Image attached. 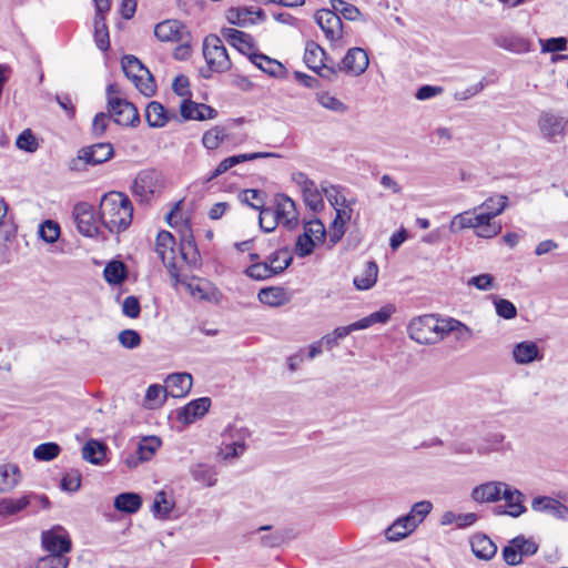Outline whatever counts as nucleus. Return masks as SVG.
I'll return each instance as SVG.
<instances>
[{"label": "nucleus", "mask_w": 568, "mask_h": 568, "mask_svg": "<svg viewBox=\"0 0 568 568\" xmlns=\"http://www.w3.org/2000/svg\"><path fill=\"white\" fill-rule=\"evenodd\" d=\"M108 111L113 118L114 122L120 125L134 126L140 122L138 109L131 102L121 98H110L108 103Z\"/></svg>", "instance_id": "nucleus-11"}, {"label": "nucleus", "mask_w": 568, "mask_h": 568, "mask_svg": "<svg viewBox=\"0 0 568 568\" xmlns=\"http://www.w3.org/2000/svg\"><path fill=\"white\" fill-rule=\"evenodd\" d=\"M154 36L162 42H179L189 38L186 27L178 20H165L154 28Z\"/></svg>", "instance_id": "nucleus-17"}, {"label": "nucleus", "mask_w": 568, "mask_h": 568, "mask_svg": "<svg viewBox=\"0 0 568 568\" xmlns=\"http://www.w3.org/2000/svg\"><path fill=\"white\" fill-rule=\"evenodd\" d=\"M258 224L263 232L270 233L274 231L281 222L272 207H263L260 211Z\"/></svg>", "instance_id": "nucleus-52"}, {"label": "nucleus", "mask_w": 568, "mask_h": 568, "mask_svg": "<svg viewBox=\"0 0 568 568\" xmlns=\"http://www.w3.org/2000/svg\"><path fill=\"white\" fill-rule=\"evenodd\" d=\"M73 219L77 229L84 236L93 237L98 234V219L91 204L87 202L75 204L73 207Z\"/></svg>", "instance_id": "nucleus-12"}, {"label": "nucleus", "mask_w": 568, "mask_h": 568, "mask_svg": "<svg viewBox=\"0 0 568 568\" xmlns=\"http://www.w3.org/2000/svg\"><path fill=\"white\" fill-rule=\"evenodd\" d=\"M121 67L125 77L132 81L134 87L145 97L154 94L156 85L154 79L141 61L134 55H124L121 60Z\"/></svg>", "instance_id": "nucleus-5"}, {"label": "nucleus", "mask_w": 568, "mask_h": 568, "mask_svg": "<svg viewBox=\"0 0 568 568\" xmlns=\"http://www.w3.org/2000/svg\"><path fill=\"white\" fill-rule=\"evenodd\" d=\"M432 510V504L422 499L410 511L397 518L386 530L385 537L389 541H399L410 535Z\"/></svg>", "instance_id": "nucleus-3"}, {"label": "nucleus", "mask_w": 568, "mask_h": 568, "mask_svg": "<svg viewBox=\"0 0 568 568\" xmlns=\"http://www.w3.org/2000/svg\"><path fill=\"white\" fill-rule=\"evenodd\" d=\"M471 497H525V495L504 481L491 480L474 487Z\"/></svg>", "instance_id": "nucleus-15"}, {"label": "nucleus", "mask_w": 568, "mask_h": 568, "mask_svg": "<svg viewBox=\"0 0 568 568\" xmlns=\"http://www.w3.org/2000/svg\"><path fill=\"white\" fill-rule=\"evenodd\" d=\"M151 510L159 519H173L181 515L175 507L174 499H154Z\"/></svg>", "instance_id": "nucleus-39"}, {"label": "nucleus", "mask_w": 568, "mask_h": 568, "mask_svg": "<svg viewBox=\"0 0 568 568\" xmlns=\"http://www.w3.org/2000/svg\"><path fill=\"white\" fill-rule=\"evenodd\" d=\"M494 304L498 316L505 320H513L517 316V308L510 301L500 297H494Z\"/></svg>", "instance_id": "nucleus-59"}, {"label": "nucleus", "mask_w": 568, "mask_h": 568, "mask_svg": "<svg viewBox=\"0 0 568 568\" xmlns=\"http://www.w3.org/2000/svg\"><path fill=\"white\" fill-rule=\"evenodd\" d=\"M175 239L169 231H160L155 240V252L166 267L171 277L179 282V268L175 260Z\"/></svg>", "instance_id": "nucleus-9"}, {"label": "nucleus", "mask_w": 568, "mask_h": 568, "mask_svg": "<svg viewBox=\"0 0 568 568\" xmlns=\"http://www.w3.org/2000/svg\"><path fill=\"white\" fill-rule=\"evenodd\" d=\"M224 38L242 52L250 51L254 47L253 38L237 29L226 28L223 31Z\"/></svg>", "instance_id": "nucleus-33"}, {"label": "nucleus", "mask_w": 568, "mask_h": 568, "mask_svg": "<svg viewBox=\"0 0 568 568\" xmlns=\"http://www.w3.org/2000/svg\"><path fill=\"white\" fill-rule=\"evenodd\" d=\"M369 63L366 51L362 48L349 49L342 59L338 69L352 75H361L365 72Z\"/></svg>", "instance_id": "nucleus-16"}, {"label": "nucleus", "mask_w": 568, "mask_h": 568, "mask_svg": "<svg viewBox=\"0 0 568 568\" xmlns=\"http://www.w3.org/2000/svg\"><path fill=\"white\" fill-rule=\"evenodd\" d=\"M329 57L324 49L314 41H308L305 45L304 62L313 71H317L324 61H328Z\"/></svg>", "instance_id": "nucleus-31"}, {"label": "nucleus", "mask_w": 568, "mask_h": 568, "mask_svg": "<svg viewBox=\"0 0 568 568\" xmlns=\"http://www.w3.org/2000/svg\"><path fill=\"white\" fill-rule=\"evenodd\" d=\"M393 312V306H384L377 312H374L368 316L363 317L347 326L336 327L332 333L336 336L338 341L343 339L354 331L366 329L377 323L385 324L390 318Z\"/></svg>", "instance_id": "nucleus-10"}, {"label": "nucleus", "mask_w": 568, "mask_h": 568, "mask_svg": "<svg viewBox=\"0 0 568 568\" xmlns=\"http://www.w3.org/2000/svg\"><path fill=\"white\" fill-rule=\"evenodd\" d=\"M82 457L91 464H100L105 457V446L98 440H89L82 448Z\"/></svg>", "instance_id": "nucleus-43"}, {"label": "nucleus", "mask_w": 568, "mask_h": 568, "mask_svg": "<svg viewBox=\"0 0 568 568\" xmlns=\"http://www.w3.org/2000/svg\"><path fill=\"white\" fill-rule=\"evenodd\" d=\"M302 193L306 206H308L313 212H317L323 209V199L315 183L312 184V186L306 187Z\"/></svg>", "instance_id": "nucleus-53"}, {"label": "nucleus", "mask_w": 568, "mask_h": 568, "mask_svg": "<svg viewBox=\"0 0 568 568\" xmlns=\"http://www.w3.org/2000/svg\"><path fill=\"white\" fill-rule=\"evenodd\" d=\"M538 126L542 136L549 141L556 142L557 136L562 135L565 121L549 112H542L538 120Z\"/></svg>", "instance_id": "nucleus-22"}, {"label": "nucleus", "mask_w": 568, "mask_h": 568, "mask_svg": "<svg viewBox=\"0 0 568 568\" xmlns=\"http://www.w3.org/2000/svg\"><path fill=\"white\" fill-rule=\"evenodd\" d=\"M28 499H0V517H8L24 509Z\"/></svg>", "instance_id": "nucleus-57"}, {"label": "nucleus", "mask_w": 568, "mask_h": 568, "mask_svg": "<svg viewBox=\"0 0 568 568\" xmlns=\"http://www.w3.org/2000/svg\"><path fill=\"white\" fill-rule=\"evenodd\" d=\"M245 275L253 280L263 281L275 276L265 261L252 263L245 271Z\"/></svg>", "instance_id": "nucleus-49"}, {"label": "nucleus", "mask_w": 568, "mask_h": 568, "mask_svg": "<svg viewBox=\"0 0 568 568\" xmlns=\"http://www.w3.org/2000/svg\"><path fill=\"white\" fill-rule=\"evenodd\" d=\"M19 150L33 153L38 150L39 143L30 129L23 130L16 140Z\"/></svg>", "instance_id": "nucleus-55"}, {"label": "nucleus", "mask_w": 568, "mask_h": 568, "mask_svg": "<svg viewBox=\"0 0 568 568\" xmlns=\"http://www.w3.org/2000/svg\"><path fill=\"white\" fill-rule=\"evenodd\" d=\"M41 546L48 554L67 556L72 548L69 532L60 525L41 532Z\"/></svg>", "instance_id": "nucleus-8"}, {"label": "nucleus", "mask_w": 568, "mask_h": 568, "mask_svg": "<svg viewBox=\"0 0 568 568\" xmlns=\"http://www.w3.org/2000/svg\"><path fill=\"white\" fill-rule=\"evenodd\" d=\"M281 224L293 230L298 224V213L295 202L286 195L276 196V206L273 209Z\"/></svg>", "instance_id": "nucleus-19"}, {"label": "nucleus", "mask_w": 568, "mask_h": 568, "mask_svg": "<svg viewBox=\"0 0 568 568\" xmlns=\"http://www.w3.org/2000/svg\"><path fill=\"white\" fill-rule=\"evenodd\" d=\"M293 256L287 247L278 248L266 258L267 266L272 268L275 275L281 274L292 263Z\"/></svg>", "instance_id": "nucleus-34"}, {"label": "nucleus", "mask_w": 568, "mask_h": 568, "mask_svg": "<svg viewBox=\"0 0 568 568\" xmlns=\"http://www.w3.org/2000/svg\"><path fill=\"white\" fill-rule=\"evenodd\" d=\"M498 45L515 53H526L530 50V42L520 37H504Z\"/></svg>", "instance_id": "nucleus-47"}, {"label": "nucleus", "mask_w": 568, "mask_h": 568, "mask_svg": "<svg viewBox=\"0 0 568 568\" xmlns=\"http://www.w3.org/2000/svg\"><path fill=\"white\" fill-rule=\"evenodd\" d=\"M445 337L455 333L456 341L467 342L473 337V331L463 322L453 317L445 318Z\"/></svg>", "instance_id": "nucleus-41"}, {"label": "nucleus", "mask_w": 568, "mask_h": 568, "mask_svg": "<svg viewBox=\"0 0 568 568\" xmlns=\"http://www.w3.org/2000/svg\"><path fill=\"white\" fill-rule=\"evenodd\" d=\"M60 227L53 221H44L39 226V236L47 243H53L59 239Z\"/></svg>", "instance_id": "nucleus-60"}, {"label": "nucleus", "mask_w": 568, "mask_h": 568, "mask_svg": "<svg viewBox=\"0 0 568 568\" xmlns=\"http://www.w3.org/2000/svg\"><path fill=\"white\" fill-rule=\"evenodd\" d=\"M192 475L196 481L204 486H213L216 483V473L207 465H196L192 470Z\"/></svg>", "instance_id": "nucleus-50"}, {"label": "nucleus", "mask_w": 568, "mask_h": 568, "mask_svg": "<svg viewBox=\"0 0 568 568\" xmlns=\"http://www.w3.org/2000/svg\"><path fill=\"white\" fill-rule=\"evenodd\" d=\"M226 129L221 125H215L205 131L202 136V144L209 151H214L226 140Z\"/></svg>", "instance_id": "nucleus-40"}, {"label": "nucleus", "mask_w": 568, "mask_h": 568, "mask_svg": "<svg viewBox=\"0 0 568 568\" xmlns=\"http://www.w3.org/2000/svg\"><path fill=\"white\" fill-rule=\"evenodd\" d=\"M165 386L161 385H151L148 387L145 393V402L148 403L150 408H154L161 406L166 396Z\"/></svg>", "instance_id": "nucleus-56"}, {"label": "nucleus", "mask_w": 568, "mask_h": 568, "mask_svg": "<svg viewBox=\"0 0 568 568\" xmlns=\"http://www.w3.org/2000/svg\"><path fill=\"white\" fill-rule=\"evenodd\" d=\"M211 399L201 397L186 404L179 413L178 419L184 424H191L203 417L210 409Z\"/></svg>", "instance_id": "nucleus-23"}, {"label": "nucleus", "mask_w": 568, "mask_h": 568, "mask_svg": "<svg viewBox=\"0 0 568 568\" xmlns=\"http://www.w3.org/2000/svg\"><path fill=\"white\" fill-rule=\"evenodd\" d=\"M203 57L207 69H201L203 78H211V72H225L231 68V60L222 40L214 36H207L203 42Z\"/></svg>", "instance_id": "nucleus-4"}, {"label": "nucleus", "mask_w": 568, "mask_h": 568, "mask_svg": "<svg viewBox=\"0 0 568 568\" xmlns=\"http://www.w3.org/2000/svg\"><path fill=\"white\" fill-rule=\"evenodd\" d=\"M241 200L243 203L255 210L261 211L264 207V193L258 190H244L241 193Z\"/></svg>", "instance_id": "nucleus-58"}, {"label": "nucleus", "mask_w": 568, "mask_h": 568, "mask_svg": "<svg viewBox=\"0 0 568 568\" xmlns=\"http://www.w3.org/2000/svg\"><path fill=\"white\" fill-rule=\"evenodd\" d=\"M69 562L68 556L48 554L37 561L36 568H68Z\"/></svg>", "instance_id": "nucleus-51"}, {"label": "nucleus", "mask_w": 568, "mask_h": 568, "mask_svg": "<svg viewBox=\"0 0 568 568\" xmlns=\"http://www.w3.org/2000/svg\"><path fill=\"white\" fill-rule=\"evenodd\" d=\"M128 276V270L122 261L113 260L103 270V277L110 285L122 284Z\"/></svg>", "instance_id": "nucleus-32"}, {"label": "nucleus", "mask_w": 568, "mask_h": 568, "mask_svg": "<svg viewBox=\"0 0 568 568\" xmlns=\"http://www.w3.org/2000/svg\"><path fill=\"white\" fill-rule=\"evenodd\" d=\"M470 547L473 554L481 560H490L497 552V546L485 534H475L470 537Z\"/></svg>", "instance_id": "nucleus-24"}, {"label": "nucleus", "mask_w": 568, "mask_h": 568, "mask_svg": "<svg viewBox=\"0 0 568 568\" xmlns=\"http://www.w3.org/2000/svg\"><path fill=\"white\" fill-rule=\"evenodd\" d=\"M531 507L536 511L545 513L554 518H568V506L560 499H532Z\"/></svg>", "instance_id": "nucleus-27"}, {"label": "nucleus", "mask_w": 568, "mask_h": 568, "mask_svg": "<svg viewBox=\"0 0 568 568\" xmlns=\"http://www.w3.org/2000/svg\"><path fill=\"white\" fill-rule=\"evenodd\" d=\"M94 39L98 48L106 51L110 48L109 31L105 24V17L101 13L94 16Z\"/></svg>", "instance_id": "nucleus-42"}, {"label": "nucleus", "mask_w": 568, "mask_h": 568, "mask_svg": "<svg viewBox=\"0 0 568 568\" xmlns=\"http://www.w3.org/2000/svg\"><path fill=\"white\" fill-rule=\"evenodd\" d=\"M161 440L160 438L155 436H149L144 437L140 440L136 454H138V460H135V457H130L126 459V464L130 467H134L138 465V462H146L152 458V456L155 454V452L160 448Z\"/></svg>", "instance_id": "nucleus-26"}, {"label": "nucleus", "mask_w": 568, "mask_h": 568, "mask_svg": "<svg viewBox=\"0 0 568 568\" xmlns=\"http://www.w3.org/2000/svg\"><path fill=\"white\" fill-rule=\"evenodd\" d=\"M491 511L497 516L508 515L516 518L526 511V507L521 505L520 499H505L504 505L493 507Z\"/></svg>", "instance_id": "nucleus-45"}, {"label": "nucleus", "mask_w": 568, "mask_h": 568, "mask_svg": "<svg viewBox=\"0 0 568 568\" xmlns=\"http://www.w3.org/2000/svg\"><path fill=\"white\" fill-rule=\"evenodd\" d=\"M180 113L183 120L204 121L215 119L217 111L211 105L197 103L190 99H184L180 104Z\"/></svg>", "instance_id": "nucleus-20"}, {"label": "nucleus", "mask_w": 568, "mask_h": 568, "mask_svg": "<svg viewBox=\"0 0 568 568\" xmlns=\"http://www.w3.org/2000/svg\"><path fill=\"white\" fill-rule=\"evenodd\" d=\"M114 154L113 145L109 142H100L79 150L78 158L72 161L75 168L77 163L83 161L85 164L98 165L109 161Z\"/></svg>", "instance_id": "nucleus-13"}, {"label": "nucleus", "mask_w": 568, "mask_h": 568, "mask_svg": "<svg viewBox=\"0 0 568 568\" xmlns=\"http://www.w3.org/2000/svg\"><path fill=\"white\" fill-rule=\"evenodd\" d=\"M145 120L151 128H162L169 121L164 106L152 101L145 109Z\"/></svg>", "instance_id": "nucleus-38"}, {"label": "nucleus", "mask_w": 568, "mask_h": 568, "mask_svg": "<svg viewBox=\"0 0 568 568\" xmlns=\"http://www.w3.org/2000/svg\"><path fill=\"white\" fill-rule=\"evenodd\" d=\"M21 480V471L16 464L0 465V494L10 493Z\"/></svg>", "instance_id": "nucleus-29"}, {"label": "nucleus", "mask_w": 568, "mask_h": 568, "mask_svg": "<svg viewBox=\"0 0 568 568\" xmlns=\"http://www.w3.org/2000/svg\"><path fill=\"white\" fill-rule=\"evenodd\" d=\"M507 205L508 196L497 194L494 196H489L487 200H485L479 206L473 210V213H475L477 210H484L483 212H485L491 219H494L497 215L501 214L503 211L507 207Z\"/></svg>", "instance_id": "nucleus-37"}, {"label": "nucleus", "mask_w": 568, "mask_h": 568, "mask_svg": "<svg viewBox=\"0 0 568 568\" xmlns=\"http://www.w3.org/2000/svg\"><path fill=\"white\" fill-rule=\"evenodd\" d=\"M315 21L331 42L338 41L343 36L341 17L329 9H321L315 13Z\"/></svg>", "instance_id": "nucleus-14"}, {"label": "nucleus", "mask_w": 568, "mask_h": 568, "mask_svg": "<svg viewBox=\"0 0 568 568\" xmlns=\"http://www.w3.org/2000/svg\"><path fill=\"white\" fill-rule=\"evenodd\" d=\"M247 436L246 428L229 426L222 434L221 457L227 460L241 456L246 449Z\"/></svg>", "instance_id": "nucleus-7"}, {"label": "nucleus", "mask_w": 568, "mask_h": 568, "mask_svg": "<svg viewBox=\"0 0 568 568\" xmlns=\"http://www.w3.org/2000/svg\"><path fill=\"white\" fill-rule=\"evenodd\" d=\"M477 519L478 516L475 513L457 514L448 510L442 515L440 524L443 526L455 524L456 528L463 529L473 526Z\"/></svg>", "instance_id": "nucleus-36"}, {"label": "nucleus", "mask_w": 568, "mask_h": 568, "mask_svg": "<svg viewBox=\"0 0 568 568\" xmlns=\"http://www.w3.org/2000/svg\"><path fill=\"white\" fill-rule=\"evenodd\" d=\"M250 60L254 65L268 75L282 78L285 74V68L280 61L263 53L250 54Z\"/></svg>", "instance_id": "nucleus-28"}, {"label": "nucleus", "mask_w": 568, "mask_h": 568, "mask_svg": "<svg viewBox=\"0 0 568 568\" xmlns=\"http://www.w3.org/2000/svg\"><path fill=\"white\" fill-rule=\"evenodd\" d=\"M119 343L128 349H134L141 344V336L134 329H123L118 335Z\"/></svg>", "instance_id": "nucleus-61"}, {"label": "nucleus", "mask_w": 568, "mask_h": 568, "mask_svg": "<svg viewBox=\"0 0 568 568\" xmlns=\"http://www.w3.org/2000/svg\"><path fill=\"white\" fill-rule=\"evenodd\" d=\"M445 318L434 314L413 317L406 327L407 335L420 345H435L445 338Z\"/></svg>", "instance_id": "nucleus-2"}, {"label": "nucleus", "mask_w": 568, "mask_h": 568, "mask_svg": "<svg viewBox=\"0 0 568 568\" xmlns=\"http://www.w3.org/2000/svg\"><path fill=\"white\" fill-rule=\"evenodd\" d=\"M180 254L182 258L185 261V263H187L189 265L195 266L199 264L200 254L192 234L184 236L181 243Z\"/></svg>", "instance_id": "nucleus-44"}, {"label": "nucleus", "mask_w": 568, "mask_h": 568, "mask_svg": "<svg viewBox=\"0 0 568 568\" xmlns=\"http://www.w3.org/2000/svg\"><path fill=\"white\" fill-rule=\"evenodd\" d=\"M505 436L501 433L488 434L481 444L477 446L479 454H487L490 452L499 450L504 443Z\"/></svg>", "instance_id": "nucleus-54"}, {"label": "nucleus", "mask_w": 568, "mask_h": 568, "mask_svg": "<svg viewBox=\"0 0 568 568\" xmlns=\"http://www.w3.org/2000/svg\"><path fill=\"white\" fill-rule=\"evenodd\" d=\"M515 547L519 550L520 556H532L538 550V545L532 538L517 536L514 538Z\"/></svg>", "instance_id": "nucleus-62"}, {"label": "nucleus", "mask_w": 568, "mask_h": 568, "mask_svg": "<svg viewBox=\"0 0 568 568\" xmlns=\"http://www.w3.org/2000/svg\"><path fill=\"white\" fill-rule=\"evenodd\" d=\"M226 19L231 24L245 28L255 24L257 21H264L266 14L262 9L237 7L230 8L226 11Z\"/></svg>", "instance_id": "nucleus-18"}, {"label": "nucleus", "mask_w": 568, "mask_h": 568, "mask_svg": "<svg viewBox=\"0 0 568 568\" xmlns=\"http://www.w3.org/2000/svg\"><path fill=\"white\" fill-rule=\"evenodd\" d=\"M378 276V266L376 262L368 261L365 264L364 270L361 272V274L356 275L353 280L354 286L358 291H366L372 288L377 281Z\"/></svg>", "instance_id": "nucleus-30"}, {"label": "nucleus", "mask_w": 568, "mask_h": 568, "mask_svg": "<svg viewBox=\"0 0 568 568\" xmlns=\"http://www.w3.org/2000/svg\"><path fill=\"white\" fill-rule=\"evenodd\" d=\"M258 301L265 305L277 307L288 302V296L282 287H266L260 290Z\"/></svg>", "instance_id": "nucleus-35"}, {"label": "nucleus", "mask_w": 568, "mask_h": 568, "mask_svg": "<svg viewBox=\"0 0 568 568\" xmlns=\"http://www.w3.org/2000/svg\"><path fill=\"white\" fill-rule=\"evenodd\" d=\"M316 101L323 108H325L332 112H335V113L343 114V113H346L348 110V108L345 103H343L336 97L331 95L328 92H317Z\"/></svg>", "instance_id": "nucleus-46"}, {"label": "nucleus", "mask_w": 568, "mask_h": 568, "mask_svg": "<svg viewBox=\"0 0 568 568\" xmlns=\"http://www.w3.org/2000/svg\"><path fill=\"white\" fill-rule=\"evenodd\" d=\"M315 246L314 239L310 237L307 234H301L295 244V253L298 257H305L310 255Z\"/></svg>", "instance_id": "nucleus-64"}, {"label": "nucleus", "mask_w": 568, "mask_h": 568, "mask_svg": "<svg viewBox=\"0 0 568 568\" xmlns=\"http://www.w3.org/2000/svg\"><path fill=\"white\" fill-rule=\"evenodd\" d=\"M162 186L163 183L159 172L155 170H143L133 180L131 191L136 201L148 204L155 194L161 192Z\"/></svg>", "instance_id": "nucleus-6"}, {"label": "nucleus", "mask_w": 568, "mask_h": 568, "mask_svg": "<svg viewBox=\"0 0 568 568\" xmlns=\"http://www.w3.org/2000/svg\"><path fill=\"white\" fill-rule=\"evenodd\" d=\"M470 211H465L453 217L449 224L452 232H458L464 229H474L473 216Z\"/></svg>", "instance_id": "nucleus-63"}, {"label": "nucleus", "mask_w": 568, "mask_h": 568, "mask_svg": "<svg viewBox=\"0 0 568 568\" xmlns=\"http://www.w3.org/2000/svg\"><path fill=\"white\" fill-rule=\"evenodd\" d=\"M99 214L103 226L110 233L119 234L131 225L133 206L128 195L112 191L102 196Z\"/></svg>", "instance_id": "nucleus-1"}, {"label": "nucleus", "mask_w": 568, "mask_h": 568, "mask_svg": "<svg viewBox=\"0 0 568 568\" xmlns=\"http://www.w3.org/2000/svg\"><path fill=\"white\" fill-rule=\"evenodd\" d=\"M513 358L517 364L526 365L540 359V351L532 341H525L516 344L513 348Z\"/></svg>", "instance_id": "nucleus-25"}, {"label": "nucleus", "mask_w": 568, "mask_h": 568, "mask_svg": "<svg viewBox=\"0 0 568 568\" xmlns=\"http://www.w3.org/2000/svg\"><path fill=\"white\" fill-rule=\"evenodd\" d=\"M60 450V446L55 443H43L34 448L33 457L37 460L50 462L58 457Z\"/></svg>", "instance_id": "nucleus-48"}, {"label": "nucleus", "mask_w": 568, "mask_h": 568, "mask_svg": "<svg viewBox=\"0 0 568 568\" xmlns=\"http://www.w3.org/2000/svg\"><path fill=\"white\" fill-rule=\"evenodd\" d=\"M193 385L192 375L189 373H174L165 379V392L174 398L186 396Z\"/></svg>", "instance_id": "nucleus-21"}]
</instances>
